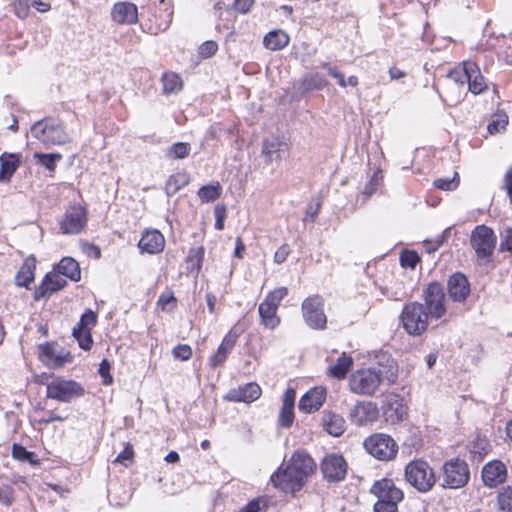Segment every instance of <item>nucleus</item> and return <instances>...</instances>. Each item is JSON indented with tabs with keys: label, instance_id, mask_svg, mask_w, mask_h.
<instances>
[{
	"label": "nucleus",
	"instance_id": "obj_1",
	"mask_svg": "<svg viewBox=\"0 0 512 512\" xmlns=\"http://www.w3.org/2000/svg\"><path fill=\"white\" fill-rule=\"evenodd\" d=\"M397 380L398 364L389 357L386 363L354 370L348 378V388L353 394L372 397L376 395L382 385L391 386Z\"/></svg>",
	"mask_w": 512,
	"mask_h": 512
},
{
	"label": "nucleus",
	"instance_id": "obj_2",
	"mask_svg": "<svg viewBox=\"0 0 512 512\" xmlns=\"http://www.w3.org/2000/svg\"><path fill=\"white\" fill-rule=\"evenodd\" d=\"M370 493L377 498L373 505L374 512H398V505L404 499V491L388 477L376 480Z\"/></svg>",
	"mask_w": 512,
	"mask_h": 512
},
{
	"label": "nucleus",
	"instance_id": "obj_3",
	"mask_svg": "<svg viewBox=\"0 0 512 512\" xmlns=\"http://www.w3.org/2000/svg\"><path fill=\"white\" fill-rule=\"evenodd\" d=\"M404 480L420 493L430 492L437 483L434 468L423 458H416L404 467Z\"/></svg>",
	"mask_w": 512,
	"mask_h": 512
},
{
	"label": "nucleus",
	"instance_id": "obj_4",
	"mask_svg": "<svg viewBox=\"0 0 512 512\" xmlns=\"http://www.w3.org/2000/svg\"><path fill=\"white\" fill-rule=\"evenodd\" d=\"M430 316L424 304L412 301L403 306L399 319L408 335L421 336L428 330Z\"/></svg>",
	"mask_w": 512,
	"mask_h": 512
},
{
	"label": "nucleus",
	"instance_id": "obj_5",
	"mask_svg": "<svg viewBox=\"0 0 512 512\" xmlns=\"http://www.w3.org/2000/svg\"><path fill=\"white\" fill-rule=\"evenodd\" d=\"M31 134L44 145H64L70 141L63 122L53 117H45L33 124Z\"/></svg>",
	"mask_w": 512,
	"mask_h": 512
},
{
	"label": "nucleus",
	"instance_id": "obj_6",
	"mask_svg": "<svg viewBox=\"0 0 512 512\" xmlns=\"http://www.w3.org/2000/svg\"><path fill=\"white\" fill-rule=\"evenodd\" d=\"M289 290L281 286L269 291L258 306L260 325L268 330H275L281 324L278 308Z\"/></svg>",
	"mask_w": 512,
	"mask_h": 512
},
{
	"label": "nucleus",
	"instance_id": "obj_7",
	"mask_svg": "<svg viewBox=\"0 0 512 512\" xmlns=\"http://www.w3.org/2000/svg\"><path fill=\"white\" fill-rule=\"evenodd\" d=\"M363 446L368 454L382 462L395 460L399 451V446L393 437L381 432L366 437Z\"/></svg>",
	"mask_w": 512,
	"mask_h": 512
},
{
	"label": "nucleus",
	"instance_id": "obj_8",
	"mask_svg": "<svg viewBox=\"0 0 512 512\" xmlns=\"http://www.w3.org/2000/svg\"><path fill=\"white\" fill-rule=\"evenodd\" d=\"M442 486L448 489L465 487L470 480L467 462L459 457L446 460L441 467Z\"/></svg>",
	"mask_w": 512,
	"mask_h": 512
},
{
	"label": "nucleus",
	"instance_id": "obj_9",
	"mask_svg": "<svg viewBox=\"0 0 512 512\" xmlns=\"http://www.w3.org/2000/svg\"><path fill=\"white\" fill-rule=\"evenodd\" d=\"M85 395V388L77 381L55 376L47 384L46 398L68 403Z\"/></svg>",
	"mask_w": 512,
	"mask_h": 512
},
{
	"label": "nucleus",
	"instance_id": "obj_10",
	"mask_svg": "<svg viewBox=\"0 0 512 512\" xmlns=\"http://www.w3.org/2000/svg\"><path fill=\"white\" fill-rule=\"evenodd\" d=\"M325 300L320 294L306 297L301 303V313L306 325L313 330L327 328V315L325 314Z\"/></svg>",
	"mask_w": 512,
	"mask_h": 512
},
{
	"label": "nucleus",
	"instance_id": "obj_11",
	"mask_svg": "<svg viewBox=\"0 0 512 512\" xmlns=\"http://www.w3.org/2000/svg\"><path fill=\"white\" fill-rule=\"evenodd\" d=\"M88 223V210L84 205H70L59 222L62 234L76 235L83 232Z\"/></svg>",
	"mask_w": 512,
	"mask_h": 512
},
{
	"label": "nucleus",
	"instance_id": "obj_12",
	"mask_svg": "<svg viewBox=\"0 0 512 512\" xmlns=\"http://www.w3.org/2000/svg\"><path fill=\"white\" fill-rule=\"evenodd\" d=\"M323 479L328 483H339L345 480L348 463L343 455L338 453L326 454L320 462Z\"/></svg>",
	"mask_w": 512,
	"mask_h": 512
},
{
	"label": "nucleus",
	"instance_id": "obj_13",
	"mask_svg": "<svg viewBox=\"0 0 512 512\" xmlns=\"http://www.w3.org/2000/svg\"><path fill=\"white\" fill-rule=\"evenodd\" d=\"M496 235L486 225H478L471 233L470 243L480 259H488L492 256L496 246Z\"/></svg>",
	"mask_w": 512,
	"mask_h": 512
},
{
	"label": "nucleus",
	"instance_id": "obj_14",
	"mask_svg": "<svg viewBox=\"0 0 512 512\" xmlns=\"http://www.w3.org/2000/svg\"><path fill=\"white\" fill-rule=\"evenodd\" d=\"M242 331L236 326H233L222 338L216 351L212 353L208 358V365L211 369L222 367L233 349L237 345Z\"/></svg>",
	"mask_w": 512,
	"mask_h": 512
},
{
	"label": "nucleus",
	"instance_id": "obj_15",
	"mask_svg": "<svg viewBox=\"0 0 512 512\" xmlns=\"http://www.w3.org/2000/svg\"><path fill=\"white\" fill-rule=\"evenodd\" d=\"M425 307L432 318L440 319L446 313L445 292L441 283L430 282L424 290Z\"/></svg>",
	"mask_w": 512,
	"mask_h": 512
},
{
	"label": "nucleus",
	"instance_id": "obj_16",
	"mask_svg": "<svg viewBox=\"0 0 512 512\" xmlns=\"http://www.w3.org/2000/svg\"><path fill=\"white\" fill-rule=\"evenodd\" d=\"M382 416L387 424L395 425L408 416V407L404 399L396 393L387 395L381 405Z\"/></svg>",
	"mask_w": 512,
	"mask_h": 512
},
{
	"label": "nucleus",
	"instance_id": "obj_17",
	"mask_svg": "<svg viewBox=\"0 0 512 512\" xmlns=\"http://www.w3.org/2000/svg\"><path fill=\"white\" fill-rule=\"evenodd\" d=\"M270 481L276 489L292 495L299 492L304 487L303 483L295 473H293V469L288 463L285 466L281 465L278 467L270 476Z\"/></svg>",
	"mask_w": 512,
	"mask_h": 512
},
{
	"label": "nucleus",
	"instance_id": "obj_18",
	"mask_svg": "<svg viewBox=\"0 0 512 512\" xmlns=\"http://www.w3.org/2000/svg\"><path fill=\"white\" fill-rule=\"evenodd\" d=\"M97 324V314L91 309H87L80 317L79 322L73 328L72 335L77 340L80 348L90 350L93 345L91 334L92 328Z\"/></svg>",
	"mask_w": 512,
	"mask_h": 512
},
{
	"label": "nucleus",
	"instance_id": "obj_19",
	"mask_svg": "<svg viewBox=\"0 0 512 512\" xmlns=\"http://www.w3.org/2000/svg\"><path fill=\"white\" fill-rule=\"evenodd\" d=\"M380 416L377 403L370 400L357 401L350 410L349 418L357 426L371 425Z\"/></svg>",
	"mask_w": 512,
	"mask_h": 512
},
{
	"label": "nucleus",
	"instance_id": "obj_20",
	"mask_svg": "<svg viewBox=\"0 0 512 512\" xmlns=\"http://www.w3.org/2000/svg\"><path fill=\"white\" fill-rule=\"evenodd\" d=\"M38 359L48 368L60 369L71 363L73 356L69 351L56 353L55 343L45 342L38 345Z\"/></svg>",
	"mask_w": 512,
	"mask_h": 512
},
{
	"label": "nucleus",
	"instance_id": "obj_21",
	"mask_svg": "<svg viewBox=\"0 0 512 512\" xmlns=\"http://www.w3.org/2000/svg\"><path fill=\"white\" fill-rule=\"evenodd\" d=\"M508 478V469L506 464L499 460L493 459L482 467L481 480L483 485L488 488H497L504 484Z\"/></svg>",
	"mask_w": 512,
	"mask_h": 512
},
{
	"label": "nucleus",
	"instance_id": "obj_22",
	"mask_svg": "<svg viewBox=\"0 0 512 512\" xmlns=\"http://www.w3.org/2000/svg\"><path fill=\"white\" fill-rule=\"evenodd\" d=\"M287 463L304 486L308 478L315 474L317 470L315 460L304 450L295 451Z\"/></svg>",
	"mask_w": 512,
	"mask_h": 512
},
{
	"label": "nucleus",
	"instance_id": "obj_23",
	"mask_svg": "<svg viewBox=\"0 0 512 512\" xmlns=\"http://www.w3.org/2000/svg\"><path fill=\"white\" fill-rule=\"evenodd\" d=\"M166 240L164 235L155 228H146L138 241L141 254L156 255L164 251Z\"/></svg>",
	"mask_w": 512,
	"mask_h": 512
},
{
	"label": "nucleus",
	"instance_id": "obj_24",
	"mask_svg": "<svg viewBox=\"0 0 512 512\" xmlns=\"http://www.w3.org/2000/svg\"><path fill=\"white\" fill-rule=\"evenodd\" d=\"M262 395V388L256 382H249L230 389L223 397L224 400L234 403L250 404Z\"/></svg>",
	"mask_w": 512,
	"mask_h": 512
},
{
	"label": "nucleus",
	"instance_id": "obj_25",
	"mask_svg": "<svg viewBox=\"0 0 512 512\" xmlns=\"http://www.w3.org/2000/svg\"><path fill=\"white\" fill-rule=\"evenodd\" d=\"M67 285V281L56 272H48L43 277L40 285L36 287L33 295L35 301L47 299L54 293L62 290Z\"/></svg>",
	"mask_w": 512,
	"mask_h": 512
},
{
	"label": "nucleus",
	"instance_id": "obj_26",
	"mask_svg": "<svg viewBox=\"0 0 512 512\" xmlns=\"http://www.w3.org/2000/svg\"><path fill=\"white\" fill-rule=\"evenodd\" d=\"M327 390L323 386H315L309 389L299 400V410L304 413L318 411L326 401Z\"/></svg>",
	"mask_w": 512,
	"mask_h": 512
},
{
	"label": "nucleus",
	"instance_id": "obj_27",
	"mask_svg": "<svg viewBox=\"0 0 512 512\" xmlns=\"http://www.w3.org/2000/svg\"><path fill=\"white\" fill-rule=\"evenodd\" d=\"M296 391L294 388H287L282 396V405L278 415L277 424L281 428H290L295 420L294 406Z\"/></svg>",
	"mask_w": 512,
	"mask_h": 512
},
{
	"label": "nucleus",
	"instance_id": "obj_28",
	"mask_svg": "<svg viewBox=\"0 0 512 512\" xmlns=\"http://www.w3.org/2000/svg\"><path fill=\"white\" fill-rule=\"evenodd\" d=\"M447 287L450 298L455 302L465 301L470 294V283L461 272H456L449 277Z\"/></svg>",
	"mask_w": 512,
	"mask_h": 512
},
{
	"label": "nucleus",
	"instance_id": "obj_29",
	"mask_svg": "<svg viewBox=\"0 0 512 512\" xmlns=\"http://www.w3.org/2000/svg\"><path fill=\"white\" fill-rule=\"evenodd\" d=\"M111 19L118 24H134L138 20V8L132 2H117L111 9Z\"/></svg>",
	"mask_w": 512,
	"mask_h": 512
},
{
	"label": "nucleus",
	"instance_id": "obj_30",
	"mask_svg": "<svg viewBox=\"0 0 512 512\" xmlns=\"http://www.w3.org/2000/svg\"><path fill=\"white\" fill-rule=\"evenodd\" d=\"M353 364V357L346 352H342L335 361H332L328 365L326 375L338 381L344 380L352 369Z\"/></svg>",
	"mask_w": 512,
	"mask_h": 512
},
{
	"label": "nucleus",
	"instance_id": "obj_31",
	"mask_svg": "<svg viewBox=\"0 0 512 512\" xmlns=\"http://www.w3.org/2000/svg\"><path fill=\"white\" fill-rule=\"evenodd\" d=\"M289 151V144L279 136L265 138L262 143L261 154L264 157L266 164H271L273 156L276 155V160L281 159V153Z\"/></svg>",
	"mask_w": 512,
	"mask_h": 512
},
{
	"label": "nucleus",
	"instance_id": "obj_32",
	"mask_svg": "<svg viewBox=\"0 0 512 512\" xmlns=\"http://www.w3.org/2000/svg\"><path fill=\"white\" fill-rule=\"evenodd\" d=\"M321 421L323 430L333 437H340L346 430L343 416L332 410H324Z\"/></svg>",
	"mask_w": 512,
	"mask_h": 512
},
{
	"label": "nucleus",
	"instance_id": "obj_33",
	"mask_svg": "<svg viewBox=\"0 0 512 512\" xmlns=\"http://www.w3.org/2000/svg\"><path fill=\"white\" fill-rule=\"evenodd\" d=\"M328 84L323 75L318 72L305 74L299 81L294 84L300 94L305 95L314 90H320Z\"/></svg>",
	"mask_w": 512,
	"mask_h": 512
},
{
	"label": "nucleus",
	"instance_id": "obj_34",
	"mask_svg": "<svg viewBox=\"0 0 512 512\" xmlns=\"http://www.w3.org/2000/svg\"><path fill=\"white\" fill-rule=\"evenodd\" d=\"M36 259L34 256L27 257L15 276V284L19 287L29 288L35 280Z\"/></svg>",
	"mask_w": 512,
	"mask_h": 512
},
{
	"label": "nucleus",
	"instance_id": "obj_35",
	"mask_svg": "<svg viewBox=\"0 0 512 512\" xmlns=\"http://www.w3.org/2000/svg\"><path fill=\"white\" fill-rule=\"evenodd\" d=\"M54 270L61 277L65 276L73 282H78L81 279L79 263L72 257H63Z\"/></svg>",
	"mask_w": 512,
	"mask_h": 512
},
{
	"label": "nucleus",
	"instance_id": "obj_36",
	"mask_svg": "<svg viewBox=\"0 0 512 512\" xmlns=\"http://www.w3.org/2000/svg\"><path fill=\"white\" fill-rule=\"evenodd\" d=\"M470 65V72L466 84L468 91L474 95H479L488 89L485 77L481 73L480 67L476 62Z\"/></svg>",
	"mask_w": 512,
	"mask_h": 512
},
{
	"label": "nucleus",
	"instance_id": "obj_37",
	"mask_svg": "<svg viewBox=\"0 0 512 512\" xmlns=\"http://www.w3.org/2000/svg\"><path fill=\"white\" fill-rule=\"evenodd\" d=\"M190 174L183 170L178 171L170 175L165 183V193L168 196H173L178 193L181 189L186 187L190 182Z\"/></svg>",
	"mask_w": 512,
	"mask_h": 512
},
{
	"label": "nucleus",
	"instance_id": "obj_38",
	"mask_svg": "<svg viewBox=\"0 0 512 512\" xmlns=\"http://www.w3.org/2000/svg\"><path fill=\"white\" fill-rule=\"evenodd\" d=\"M20 160L16 154L3 153L0 156V181H10L17 170Z\"/></svg>",
	"mask_w": 512,
	"mask_h": 512
},
{
	"label": "nucleus",
	"instance_id": "obj_39",
	"mask_svg": "<svg viewBox=\"0 0 512 512\" xmlns=\"http://www.w3.org/2000/svg\"><path fill=\"white\" fill-rule=\"evenodd\" d=\"M469 457L472 462L482 461L490 452L491 446L485 437L477 436L469 445Z\"/></svg>",
	"mask_w": 512,
	"mask_h": 512
},
{
	"label": "nucleus",
	"instance_id": "obj_40",
	"mask_svg": "<svg viewBox=\"0 0 512 512\" xmlns=\"http://www.w3.org/2000/svg\"><path fill=\"white\" fill-rule=\"evenodd\" d=\"M473 62L474 61L472 60H464L460 63H457L448 71L447 77L463 88L467 82L470 72L469 64H473Z\"/></svg>",
	"mask_w": 512,
	"mask_h": 512
},
{
	"label": "nucleus",
	"instance_id": "obj_41",
	"mask_svg": "<svg viewBox=\"0 0 512 512\" xmlns=\"http://www.w3.org/2000/svg\"><path fill=\"white\" fill-rule=\"evenodd\" d=\"M161 82L163 85V93L166 95L178 93L183 89V80L176 72H164L161 76Z\"/></svg>",
	"mask_w": 512,
	"mask_h": 512
},
{
	"label": "nucleus",
	"instance_id": "obj_42",
	"mask_svg": "<svg viewBox=\"0 0 512 512\" xmlns=\"http://www.w3.org/2000/svg\"><path fill=\"white\" fill-rule=\"evenodd\" d=\"M205 255V249L203 246L191 248L188 251L186 257L187 271L198 275L201 271L203 260Z\"/></svg>",
	"mask_w": 512,
	"mask_h": 512
},
{
	"label": "nucleus",
	"instance_id": "obj_43",
	"mask_svg": "<svg viewBox=\"0 0 512 512\" xmlns=\"http://www.w3.org/2000/svg\"><path fill=\"white\" fill-rule=\"evenodd\" d=\"M178 306V299L171 288H166L156 302V308L164 313H173Z\"/></svg>",
	"mask_w": 512,
	"mask_h": 512
},
{
	"label": "nucleus",
	"instance_id": "obj_44",
	"mask_svg": "<svg viewBox=\"0 0 512 512\" xmlns=\"http://www.w3.org/2000/svg\"><path fill=\"white\" fill-rule=\"evenodd\" d=\"M34 159L37 165L45 167L51 174H53L56 171L57 162L62 160V154L35 152Z\"/></svg>",
	"mask_w": 512,
	"mask_h": 512
},
{
	"label": "nucleus",
	"instance_id": "obj_45",
	"mask_svg": "<svg viewBox=\"0 0 512 512\" xmlns=\"http://www.w3.org/2000/svg\"><path fill=\"white\" fill-rule=\"evenodd\" d=\"M221 194L222 186L218 181L200 187L197 192L202 203L214 202L221 196Z\"/></svg>",
	"mask_w": 512,
	"mask_h": 512
},
{
	"label": "nucleus",
	"instance_id": "obj_46",
	"mask_svg": "<svg viewBox=\"0 0 512 512\" xmlns=\"http://www.w3.org/2000/svg\"><path fill=\"white\" fill-rule=\"evenodd\" d=\"M508 125V115L504 110H497L493 115L491 121L487 125L489 134L494 135L506 129Z\"/></svg>",
	"mask_w": 512,
	"mask_h": 512
},
{
	"label": "nucleus",
	"instance_id": "obj_47",
	"mask_svg": "<svg viewBox=\"0 0 512 512\" xmlns=\"http://www.w3.org/2000/svg\"><path fill=\"white\" fill-rule=\"evenodd\" d=\"M289 41V34H265L263 44L267 49L276 51L286 47Z\"/></svg>",
	"mask_w": 512,
	"mask_h": 512
},
{
	"label": "nucleus",
	"instance_id": "obj_48",
	"mask_svg": "<svg viewBox=\"0 0 512 512\" xmlns=\"http://www.w3.org/2000/svg\"><path fill=\"white\" fill-rule=\"evenodd\" d=\"M40 408L35 409V415L31 419V423L34 426H38L39 429H42L43 426L48 425L52 422L59 421L63 422L67 417L56 414L54 411H47L45 415L39 414Z\"/></svg>",
	"mask_w": 512,
	"mask_h": 512
},
{
	"label": "nucleus",
	"instance_id": "obj_49",
	"mask_svg": "<svg viewBox=\"0 0 512 512\" xmlns=\"http://www.w3.org/2000/svg\"><path fill=\"white\" fill-rule=\"evenodd\" d=\"M321 66H322V68H324L328 71V74L330 76L337 79L338 84L341 87H346L348 85L352 86V87H356L359 83L357 76L352 75V76L348 77V79L346 80L344 77V74L342 72L338 71L337 68L330 66L329 63H322Z\"/></svg>",
	"mask_w": 512,
	"mask_h": 512
},
{
	"label": "nucleus",
	"instance_id": "obj_50",
	"mask_svg": "<svg viewBox=\"0 0 512 512\" xmlns=\"http://www.w3.org/2000/svg\"><path fill=\"white\" fill-rule=\"evenodd\" d=\"M11 455L15 460L20 462H29L32 465H37L39 463L34 452L28 451L24 446L18 443H13L11 447Z\"/></svg>",
	"mask_w": 512,
	"mask_h": 512
},
{
	"label": "nucleus",
	"instance_id": "obj_51",
	"mask_svg": "<svg viewBox=\"0 0 512 512\" xmlns=\"http://www.w3.org/2000/svg\"><path fill=\"white\" fill-rule=\"evenodd\" d=\"M499 510L503 512H512V487L502 488L496 497Z\"/></svg>",
	"mask_w": 512,
	"mask_h": 512
},
{
	"label": "nucleus",
	"instance_id": "obj_52",
	"mask_svg": "<svg viewBox=\"0 0 512 512\" xmlns=\"http://www.w3.org/2000/svg\"><path fill=\"white\" fill-rule=\"evenodd\" d=\"M433 184L437 189H440L443 191H452V190H455L459 186L460 177H459L458 172H454V174L451 178H448V177L437 178L434 180Z\"/></svg>",
	"mask_w": 512,
	"mask_h": 512
},
{
	"label": "nucleus",
	"instance_id": "obj_53",
	"mask_svg": "<svg viewBox=\"0 0 512 512\" xmlns=\"http://www.w3.org/2000/svg\"><path fill=\"white\" fill-rule=\"evenodd\" d=\"M15 501V490L13 483H0V504L6 507L11 506Z\"/></svg>",
	"mask_w": 512,
	"mask_h": 512
},
{
	"label": "nucleus",
	"instance_id": "obj_54",
	"mask_svg": "<svg viewBox=\"0 0 512 512\" xmlns=\"http://www.w3.org/2000/svg\"><path fill=\"white\" fill-rule=\"evenodd\" d=\"M268 508V500L264 496L256 497L250 500L244 507L237 512H265Z\"/></svg>",
	"mask_w": 512,
	"mask_h": 512
},
{
	"label": "nucleus",
	"instance_id": "obj_55",
	"mask_svg": "<svg viewBox=\"0 0 512 512\" xmlns=\"http://www.w3.org/2000/svg\"><path fill=\"white\" fill-rule=\"evenodd\" d=\"M420 261V256L415 250H404L400 254V264L404 268L415 269Z\"/></svg>",
	"mask_w": 512,
	"mask_h": 512
},
{
	"label": "nucleus",
	"instance_id": "obj_56",
	"mask_svg": "<svg viewBox=\"0 0 512 512\" xmlns=\"http://www.w3.org/2000/svg\"><path fill=\"white\" fill-rule=\"evenodd\" d=\"M191 151V146L186 142H177L174 143L168 151V156L174 159H184L186 158Z\"/></svg>",
	"mask_w": 512,
	"mask_h": 512
},
{
	"label": "nucleus",
	"instance_id": "obj_57",
	"mask_svg": "<svg viewBox=\"0 0 512 512\" xmlns=\"http://www.w3.org/2000/svg\"><path fill=\"white\" fill-rule=\"evenodd\" d=\"M135 452L133 445L130 442L125 443L123 450L117 455L114 462L129 466L133 463Z\"/></svg>",
	"mask_w": 512,
	"mask_h": 512
},
{
	"label": "nucleus",
	"instance_id": "obj_58",
	"mask_svg": "<svg viewBox=\"0 0 512 512\" xmlns=\"http://www.w3.org/2000/svg\"><path fill=\"white\" fill-rule=\"evenodd\" d=\"M171 353L173 358L178 361H188L193 356V350L189 344H177Z\"/></svg>",
	"mask_w": 512,
	"mask_h": 512
},
{
	"label": "nucleus",
	"instance_id": "obj_59",
	"mask_svg": "<svg viewBox=\"0 0 512 512\" xmlns=\"http://www.w3.org/2000/svg\"><path fill=\"white\" fill-rule=\"evenodd\" d=\"M218 51V44L213 41H205L198 47V58L200 60H205L211 58Z\"/></svg>",
	"mask_w": 512,
	"mask_h": 512
},
{
	"label": "nucleus",
	"instance_id": "obj_60",
	"mask_svg": "<svg viewBox=\"0 0 512 512\" xmlns=\"http://www.w3.org/2000/svg\"><path fill=\"white\" fill-rule=\"evenodd\" d=\"M111 364L108 359L104 358L99 364L98 373L101 376L102 384L105 386L111 385L114 381L113 376L110 373Z\"/></svg>",
	"mask_w": 512,
	"mask_h": 512
},
{
	"label": "nucleus",
	"instance_id": "obj_61",
	"mask_svg": "<svg viewBox=\"0 0 512 512\" xmlns=\"http://www.w3.org/2000/svg\"><path fill=\"white\" fill-rule=\"evenodd\" d=\"M81 251L89 258L92 259H100L101 258V249L98 245L88 242V241H82L80 243Z\"/></svg>",
	"mask_w": 512,
	"mask_h": 512
},
{
	"label": "nucleus",
	"instance_id": "obj_62",
	"mask_svg": "<svg viewBox=\"0 0 512 512\" xmlns=\"http://www.w3.org/2000/svg\"><path fill=\"white\" fill-rule=\"evenodd\" d=\"M32 4H34L32 0H16L14 3L15 15L18 18L25 19L30 12Z\"/></svg>",
	"mask_w": 512,
	"mask_h": 512
},
{
	"label": "nucleus",
	"instance_id": "obj_63",
	"mask_svg": "<svg viewBox=\"0 0 512 512\" xmlns=\"http://www.w3.org/2000/svg\"><path fill=\"white\" fill-rule=\"evenodd\" d=\"M500 251L512 252V228L507 227L501 233V241L499 246Z\"/></svg>",
	"mask_w": 512,
	"mask_h": 512
},
{
	"label": "nucleus",
	"instance_id": "obj_64",
	"mask_svg": "<svg viewBox=\"0 0 512 512\" xmlns=\"http://www.w3.org/2000/svg\"><path fill=\"white\" fill-rule=\"evenodd\" d=\"M503 188L505 189L512 205V164L508 167L503 178Z\"/></svg>",
	"mask_w": 512,
	"mask_h": 512
}]
</instances>
